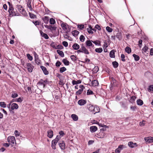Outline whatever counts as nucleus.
Here are the masks:
<instances>
[{
	"mask_svg": "<svg viewBox=\"0 0 153 153\" xmlns=\"http://www.w3.org/2000/svg\"><path fill=\"white\" fill-rule=\"evenodd\" d=\"M71 117L73 120L75 121H76L78 120V116L75 114H72L71 115Z\"/></svg>",
	"mask_w": 153,
	"mask_h": 153,
	"instance_id": "24",
	"label": "nucleus"
},
{
	"mask_svg": "<svg viewBox=\"0 0 153 153\" xmlns=\"http://www.w3.org/2000/svg\"><path fill=\"white\" fill-rule=\"evenodd\" d=\"M16 8L23 15H25L26 12L23 7L20 5H17Z\"/></svg>",
	"mask_w": 153,
	"mask_h": 153,
	"instance_id": "2",
	"label": "nucleus"
},
{
	"mask_svg": "<svg viewBox=\"0 0 153 153\" xmlns=\"http://www.w3.org/2000/svg\"><path fill=\"white\" fill-rule=\"evenodd\" d=\"M150 54L152 56L153 55V48H151V49Z\"/></svg>",
	"mask_w": 153,
	"mask_h": 153,
	"instance_id": "64",
	"label": "nucleus"
},
{
	"mask_svg": "<svg viewBox=\"0 0 153 153\" xmlns=\"http://www.w3.org/2000/svg\"><path fill=\"white\" fill-rule=\"evenodd\" d=\"M62 62L65 65H69V62L65 59H63L62 60Z\"/></svg>",
	"mask_w": 153,
	"mask_h": 153,
	"instance_id": "32",
	"label": "nucleus"
},
{
	"mask_svg": "<svg viewBox=\"0 0 153 153\" xmlns=\"http://www.w3.org/2000/svg\"><path fill=\"white\" fill-rule=\"evenodd\" d=\"M79 33V32L77 30H74L72 32V34L74 36H77Z\"/></svg>",
	"mask_w": 153,
	"mask_h": 153,
	"instance_id": "30",
	"label": "nucleus"
},
{
	"mask_svg": "<svg viewBox=\"0 0 153 153\" xmlns=\"http://www.w3.org/2000/svg\"><path fill=\"white\" fill-rule=\"evenodd\" d=\"M19 108V106L18 105L15 103H13L11 105V109L12 110H16Z\"/></svg>",
	"mask_w": 153,
	"mask_h": 153,
	"instance_id": "10",
	"label": "nucleus"
},
{
	"mask_svg": "<svg viewBox=\"0 0 153 153\" xmlns=\"http://www.w3.org/2000/svg\"><path fill=\"white\" fill-rule=\"evenodd\" d=\"M70 58L71 60L74 61L76 60V57L74 55H71V56Z\"/></svg>",
	"mask_w": 153,
	"mask_h": 153,
	"instance_id": "47",
	"label": "nucleus"
},
{
	"mask_svg": "<svg viewBox=\"0 0 153 153\" xmlns=\"http://www.w3.org/2000/svg\"><path fill=\"white\" fill-rule=\"evenodd\" d=\"M72 48L75 50H77L79 48V46L78 44L76 43H75L72 46Z\"/></svg>",
	"mask_w": 153,
	"mask_h": 153,
	"instance_id": "23",
	"label": "nucleus"
},
{
	"mask_svg": "<svg viewBox=\"0 0 153 153\" xmlns=\"http://www.w3.org/2000/svg\"><path fill=\"white\" fill-rule=\"evenodd\" d=\"M66 70V68L65 67H62L60 68V72L61 73H63V72L65 71Z\"/></svg>",
	"mask_w": 153,
	"mask_h": 153,
	"instance_id": "44",
	"label": "nucleus"
},
{
	"mask_svg": "<svg viewBox=\"0 0 153 153\" xmlns=\"http://www.w3.org/2000/svg\"><path fill=\"white\" fill-rule=\"evenodd\" d=\"M117 37L119 39V40H121L122 39V36L121 34L120 33H118L117 36Z\"/></svg>",
	"mask_w": 153,
	"mask_h": 153,
	"instance_id": "52",
	"label": "nucleus"
},
{
	"mask_svg": "<svg viewBox=\"0 0 153 153\" xmlns=\"http://www.w3.org/2000/svg\"><path fill=\"white\" fill-rule=\"evenodd\" d=\"M90 131L91 132H94L97 130V127L96 126H91L90 128Z\"/></svg>",
	"mask_w": 153,
	"mask_h": 153,
	"instance_id": "19",
	"label": "nucleus"
},
{
	"mask_svg": "<svg viewBox=\"0 0 153 153\" xmlns=\"http://www.w3.org/2000/svg\"><path fill=\"white\" fill-rule=\"evenodd\" d=\"M137 103L138 105L140 106L142 105L143 104V101L140 99L137 100Z\"/></svg>",
	"mask_w": 153,
	"mask_h": 153,
	"instance_id": "27",
	"label": "nucleus"
},
{
	"mask_svg": "<svg viewBox=\"0 0 153 153\" xmlns=\"http://www.w3.org/2000/svg\"><path fill=\"white\" fill-rule=\"evenodd\" d=\"M99 41H93L92 42L95 44L96 45H100V43H99Z\"/></svg>",
	"mask_w": 153,
	"mask_h": 153,
	"instance_id": "50",
	"label": "nucleus"
},
{
	"mask_svg": "<svg viewBox=\"0 0 153 153\" xmlns=\"http://www.w3.org/2000/svg\"><path fill=\"white\" fill-rule=\"evenodd\" d=\"M59 146L62 150H64L65 149V144L63 141H60L59 143Z\"/></svg>",
	"mask_w": 153,
	"mask_h": 153,
	"instance_id": "8",
	"label": "nucleus"
},
{
	"mask_svg": "<svg viewBox=\"0 0 153 153\" xmlns=\"http://www.w3.org/2000/svg\"><path fill=\"white\" fill-rule=\"evenodd\" d=\"M112 64L114 68H117L118 66V63L116 62H112Z\"/></svg>",
	"mask_w": 153,
	"mask_h": 153,
	"instance_id": "42",
	"label": "nucleus"
},
{
	"mask_svg": "<svg viewBox=\"0 0 153 153\" xmlns=\"http://www.w3.org/2000/svg\"><path fill=\"white\" fill-rule=\"evenodd\" d=\"M128 146L131 148L136 147L137 145L136 143H133L132 142H129L128 143Z\"/></svg>",
	"mask_w": 153,
	"mask_h": 153,
	"instance_id": "15",
	"label": "nucleus"
},
{
	"mask_svg": "<svg viewBox=\"0 0 153 153\" xmlns=\"http://www.w3.org/2000/svg\"><path fill=\"white\" fill-rule=\"evenodd\" d=\"M87 95H91L93 94V92L91 90H88L87 92Z\"/></svg>",
	"mask_w": 153,
	"mask_h": 153,
	"instance_id": "54",
	"label": "nucleus"
},
{
	"mask_svg": "<svg viewBox=\"0 0 153 153\" xmlns=\"http://www.w3.org/2000/svg\"><path fill=\"white\" fill-rule=\"evenodd\" d=\"M125 51L128 53H129L131 52V48L128 47H127L125 49Z\"/></svg>",
	"mask_w": 153,
	"mask_h": 153,
	"instance_id": "31",
	"label": "nucleus"
},
{
	"mask_svg": "<svg viewBox=\"0 0 153 153\" xmlns=\"http://www.w3.org/2000/svg\"><path fill=\"white\" fill-rule=\"evenodd\" d=\"M125 146L123 145H121L119 146L118 148L120 150L123 149V148H125Z\"/></svg>",
	"mask_w": 153,
	"mask_h": 153,
	"instance_id": "51",
	"label": "nucleus"
},
{
	"mask_svg": "<svg viewBox=\"0 0 153 153\" xmlns=\"http://www.w3.org/2000/svg\"><path fill=\"white\" fill-rule=\"evenodd\" d=\"M26 66V68L29 72H31L32 71L33 66L30 63H27Z\"/></svg>",
	"mask_w": 153,
	"mask_h": 153,
	"instance_id": "5",
	"label": "nucleus"
},
{
	"mask_svg": "<svg viewBox=\"0 0 153 153\" xmlns=\"http://www.w3.org/2000/svg\"><path fill=\"white\" fill-rule=\"evenodd\" d=\"M77 26V27L80 30H82L85 27L83 25H78Z\"/></svg>",
	"mask_w": 153,
	"mask_h": 153,
	"instance_id": "39",
	"label": "nucleus"
},
{
	"mask_svg": "<svg viewBox=\"0 0 153 153\" xmlns=\"http://www.w3.org/2000/svg\"><path fill=\"white\" fill-rule=\"evenodd\" d=\"M50 23L51 25H54L55 23L56 22L53 19L51 18L50 19Z\"/></svg>",
	"mask_w": 153,
	"mask_h": 153,
	"instance_id": "37",
	"label": "nucleus"
},
{
	"mask_svg": "<svg viewBox=\"0 0 153 153\" xmlns=\"http://www.w3.org/2000/svg\"><path fill=\"white\" fill-rule=\"evenodd\" d=\"M85 61L83 62L84 63H88L90 62V60L89 59L87 58H86L85 59Z\"/></svg>",
	"mask_w": 153,
	"mask_h": 153,
	"instance_id": "62",
	"label": "nucleus"
},
{
	"mask_svg": "<svg viewBox=\"0 0 153 153\" xmlns=\"http://www.w3.org/2000/svg\"><path fill=\"white\" fill-rule=\"evenodd\" d=\"M106 29L107 31L109 33L113 31V29L108 26L106 27Z\"/></svg>",
	"mask_w": 153,
	"mask_h": 153,
	"instance_id": "40",
	"label": "nucleus"
},
{
	"mask_svg": "<svg viewBox=\"0 0 153 153\" xmlns=\"http://www.w3.org/2000/svg\"><path fill=\"white\" fill-rule=\"evenodd\" d=\"M57 52L58 54L61 56L62 57H63L64 56V54L63 52L59 50H57Z\"/></svg>",
	"mask_w": 153,
	"mask_h": 153,
	"instance_id": "28",
	"label": "nucleus"
},
{
	"mask_svg": "<svg viewBox=\"0 0 153 153\" xmlns=\"http://www.w3.org/2000/svg\"><path fill=\"white\" fill-rule=\"evenodd\" d=\"M0 105L1 107L4 108L6 107V105L4 102H0Z\"/></svg>",
	"mask_w": 153,
	"mask_h": 153,
	"instance_id": "46",
	"label": "nucleus"
},
{
	"mask_svg": "<svg viewBox=\"0 0 153 153\" xmlns=\"http://www.w3.org/2000/svg\"><path fill=\"white\" fill-rule=\"evenodd\" d=\"M27 57H28V58L30 60V61H31L33 59V57H32L29 54H27Z\"/></svg>",
	"mask_w": 153,
	"mask_h": 153,
	"instance_id": "49",
	"label": "nucleus"
},
{
	"mask_svg": "<svg viewBox=\"0 0 153 153\" xmlns=\"http://www.w3.org/2000/svg\"><path fill=\"white\" fill-rule=\"evenodd\" d=\"M18 96V94L16 92H13L11 94V97L13 98H15Z\"/></svg>",
	"mask_w": 153,
	"mask_h": 153,
	"instance_id": "36",
	"label": "nucleus"
},
{
	"mask_svg": "<svg viewBox=\"0 0 153 153\" xmlns=\"http://www.w3.org/2000/svg\"><path fill=\"white\" fill-rule=\"evenodd\" d=\"M8 142L9 143L14 144L16 143L15 138L14 136H9L7 138Z\"/></svg>",
	"mask_w": 153,
	"mask_h": 153,
	"instance_id": "4",
	"label": "nucleus"
},
{
	"mask_svg": "<svg viewBox=\"0 0 153 153\" xmlns=\"http://www.w3.org/2000/svg\"><path fill=\"white\" fill-rule=\"evenodd\" d=\"M8 12L9 13L10 15L12 16L19 15L18 13L14 11V8L13 7H11L10 8H9Z\"/></svg>",
	"mask_w": 153,
	"mask_h": 153,
	"instance_id": "3",
	"label": "nucleus"
},
{
	"mask_svg": "<svg viewBox=\"0 0 153 153\" xmlns=\"http://www.w3.org/2000/svg\"><path fill=\"white\" fill-rule=\"evenodd\" d=\"M81 48V50H82V53H84L87 54H89L88 51L84 46H82Z\"/></svg>",
	"mask_w": 153,
	"mask_h": 153,
	"instance_id": "18",
	"label": "nucleus"
},
{
	"mask_svg": "<svg viewBox=\"0 0 153 153\" xmlns=\"http://www.w3.org/2000/svg\"><path fill=\"white\" fill-rule=\"evenodd\" d=\"M14 134L16 137L19 136V133L18 132L17 130L15 131Z\"/></svg>",
	"mask_w": 153,
	"mask_h": 153,
	"instance_id": "58",
	"label": "nucleus"
},
{
	"mask_svg": "<svg viewBox=\"0 0 153 153\" xmlns=\"http://www.w3.org/2000/svg\"><path fill=\"white\" fill-rule=\"evenodd\" d=\"M99 70V68L98 66H95L94 68L93 69V72L95 73L97 72Z\"/></svg>",
	"mask_w": 153,
	"mask_h": 153,
	"instance_id": "41",
	"label": "nucleus"
},
{
	"mask_svg": "<svg viewBox=\"0 0 153 153\" xmlns=\"http://www.w3.org/2000/svg\"><path fill=\"white\" fill-rule=\"evenodd\" d=\"M94 110V111L93 113L94 114H95L99 112L100 111V108L97 105H95Z\"/></svg>",
	"mask_w": 153,
	"mask_h": 153,
	"instance_id": "21",
	"label": "nucleus"
},
{
	"mask_svg": "<svg viewBox=\"0 0 153 153\" xmlns=\"http://www.w3.org/2000/svg\"><path fill=\"white\" fill-rule=\"evenodd\" d=\"M62 44L65 47H66L68 46V43L66 41L63 42Z\"/></svg>",
	"mask_w": 153,
	"mask_h": 153,
	"instance_id": "56",
	"label": "nucleus"
},
{
	"mask_svg": "<svg viewBox=\"0 0 153 153\" xmlns=\"http://www.w3.org/2000/svg\"><path fill=\"white\" fill-rule=\"evenodd\" d=\"M79 39L81 42H83L85 41V37L84 36L81 35Z\"/></svg>",
	"mask_w": 153,
	"mask_h": 153,
	"instance_id": "45",
	"label": "nucleus"
},
{
	"mask_svg": "<svg viewBox=\"0 0 153 153\" xmlns=\"http://www.w3.org/2000/svg\"><path fill=\"white\" fill-rule=\"evenodd\" d=\"M48 136L50 138H51L53 136V132L52 130H49L47 131Z\"/></svg>",
	"mask_w": 153,
	"mask_h": 153,
	"instance_id": "17",
	"label": "nucleus"
},
{
	"mask_svg": "<svg viewBox=\"0 0 153 153\" xmlns=\"http://www.w3.org/2000/svg\"><path fill=\"white\" fill-rule=\"evenodd\" d=\"M35 63L37 65H39L40 64V62L39 59L37 58H35Z\"/></svg>",
	"mask_w": 153,
	"mask_h": 153,
	"instance_id": "48",
	"label": "nucleus"
},
{
	"mask_svg": "<svg viewBox=\"0 0 153 153\" xmlns=\"http://www.w3.org/2000/svg\"><path fill=\"white\" fill-rule=\"evenodd\" d=\"M57 140H53L52 141L51 143V147L52 149H56V146L57 143Z\"/></svg>",
	"mask_w": 153,
	"mask_h": 153,
	"instance_id": "9",
	"label": "nucleus"
},
{
	"mask_svg": "<svg viewBox=\"0 0 153 153\" xmlns=\"http://www.w3.org/2000/svg\"><path fill=\"white\" fill-rule=\"evenodd\" d=\"M47 82L46 81L41 80L38 83V85L42 86L44 88L45 87V84L47 83Z\"/></svg>",
	"mask_w": 153,
	"mask_h": 153,
	"instance_id": "13",
	"label": "nucleus"
},
{
	"mask_svg": "<svg viewBox=\"0 0 153 153\" xmlns=\"http://www.w3.org/2000/svg\"><path fill=\"white\" fill-rule=\"evenodd\" d=\"M95 28L98 30H100L101 29L100 26L98 25H96L95 27Z\"/></svg>",
	"mask_w": 153,
	"mask_h": 153,
	"instance_id": "57",
	"label": "nucleus"
},
{
	"mask_svg": "<svg viewBox=\"0 0 153 153\" xmlns=\"http://www.w3.org/2000/svg\"><path fill=\"white\" fill-rule=\"evenodd\" d=\"M144 140L148 143H152L153 142V137H146Z\"/></svg>",
	"mask_w": 153,
	"mask_h": 153,
	"instance_id": "7",
	"label": "nucleus"
},
{
	"mask_svg": "<svg viewBox=\"0 0 153 153\" xmlns=\"http://www.w3.org/2000/svg\"><path fill=\"white\" fill-rule=\"evenodd\" d=\"M42 20L45 24H48L49 21V18L48 17L45 16L42 18Z\"/></svg>",
	"mask_w": 153,
	"mask_h": 153,
	"instance_id": "22",
	"label": "nucleus"
},
{
	"mask_svg": "<svg viewBox=\"0 0 153 153\" xmlns=\"http://www.w3.org/2000/svg\"><path fill=\"white\" fill-rule=\"evenodd\" d=\"M27 6L28 8L29 9V10L30 11H32L33 9L31 7V1L30 0H28L27 1Z\"/></svg>",
	"mask_w": 153,
	"mask_h": 153,
	"instance_id": "25",
	"label": "nucleus"
},
{
	"mask_svg": "<svg viewBox=\"0 0 153 153\" xmlns=\"http://www.w3.org/2000/svg\"><path fill=\"white\" fill-rule=\"evenodd\" d=\"M92 41L87 40L85 42L86 45L88 47L91 46L92 47H93L94 46L92 44Z\"/></svg>",
	"mask_w": 153,
	"mask_h": 153,
	"instance_id": "16",
	"label": "nucleus"
},
{
	"mask_svg": "<svg viewBox=\"0 0 153 153\" xmlns=\"http://www.w3.org/2000/svg\"><path fill=\"white\" fill-rule=\"evenodd\" d=\"M145 121L143 120L142 122H141L140 123V126H143L145 125Z\"/></svg>",
	"mask_w": 153,
	"mask_h": 153,
	"instance_id": "55",
	"label": "nucleus"
},
{
	"mask_svg": "<svg viewBox=\"0 0 153 153\" xmlns=\"http://www.w3.org/2000/svg\"><path fill=\"white\" fill-rule=\"evenodd\" d=\"M133 56L135 61H138L139 60L140 57L134 54L133 55Z\"/></svg>",
	"mask_w": 153,
	"mask_h": 153,
	"instance_id": "34",
	"label": "nucleus"
},
{
	"mask_svg": "<svg viewBox=\"0 0 153 153\" xmlns=\"http://www.w3.org/2000/svg\"><path fill=\"white\" fill-rule=\"evenodd\" d=\"M41 34L42 36L44 37L45 39H48L49 38L48 36L46 33L42 32L41 33Z\"/></svg>",
	"mask_w": 153,
	"mask_h": 153,
	"instance_id": "26",
	"label": "nucleus"
},
{
	"mask_svg": "<svg viewBox=\"0 0 153 153\" xmlns=\"http://www.w3.org/2000/svg\"><path fill=\"white\" fill-rule=\"evenodd\" d=\"M61 26L62 29L65 31L66 33L70 31V30L69 28L68 25L66 23L63 22L61 24Z\"/></svg>",
	"mask_w": 153,
	"mask_h": 153,
	"instance_id": "1",
	"label": "nucleus"
},
{
	"mask_svg": "<svg viewBox=\"0 0 153 153\" xmlns=\"http://www.w3.org/2000/svg\"><path fill=\"white\" fill-rule=\"evenodd\" d=\"M79 88H80V89L78 90L76 92V94L77 95H79L81 94L82 93V92L84 90V89L85 88V87L84 86L82 85H81L79 86Z\"/></svg>",
	"mask_w": 153,
	"mask_h": 153,
	"instance_id": "6",
	"label": "nucleus"
},
{
	"mask_svg": "<svg viewBox=\"0 0 153 153\" xmlns=\"http://www.w3.org/2000/svg\"><path fill=\"white\" fill-rule=\"evenodd\" d=\"M95 51L96 52L100 53L102 51V49L101 48H97L95 49Z\"/></svg>",
	"mask_w": 153,
	"mask_h": 153,
	"instance_id": "35",
	"label": "nucleus"
},
{
	"mask_svg": "<svg viewBox=\"0 0 153 153\" xmlns=\"http://www.w3.org/2000/svg\"><path fill=\"white\" fill-rule=\"evenodd\" d=\"M92 83L93 84V85L95 86H97L99 84L98 81H97V80H93L92 82Z\"/></svg>",
	"mask_w": 153,
	"mask_h": 153,
	"instance_id": "33",
	"label": "nucleus"
},
{
	"mask_svg": "<svg viewBox=\"0 0 153 153\" xmlns=\"http://www.w3.org/2000/svg\"><path fill=\"white\" fill-rule=\"evenodd\" d=\"M63 48V47L61 45H58V46H56V49H62Z\"/></svg>",
	"mask_w": 153,
	"mask_h": 153,
	"instance_id": "59",
	"label": "nucleus"
},
{
	"mask_svg": "<svg viewBox=\"0 0 153 153\" xmlns=\"http://www.w3.org/2000/svg\"><path fill=\"white\" fill-rule=\"evenodd\" d=\"M51 45L52 46V47L56 49V46L55 45L53 42L51 43Z\"/></svg>",
	"mask_w": 153,
	"mask_h": 153,
	"instance_id": "61",
	"label": "nucleus"
},
{
	"mask_svg": "<svg viewBox=\"0 0 153 153\" xmlns=\"http://www.w3.org/2000/svg\"><path fill=\"white\" fill-rule=\"evenodd\" d=\"M86 101L83 99H81L78 101V103L80 105H83L86 103Z\"/></svg>",
	"mask_w": 153,
	"mask_h": 153,
	"instance_id": "12",
	"label": "nucleus"
},
{
	"mask_svg": "<svg viewBox=\"0 0 153 153\" xmlns=\"http://www.w3.org/2000/svg\"><path fill=\"white\" fill-rule=\"evenodd\" d=\"M120 151L121 150L118 148L116 149L115 153H120Z\"/></svg>",
	"mask_w": 153,
	"mask_h": 153,
	"instance_id": "63",
	"label": "nucleus"
},
{
	"mask_svg": "<svg viewBox=\"0 0 153 153\" xmlns=\"http://www.w3.org/2000/svg\"><path fill=\"white\" fill-rule=\"evenodd\" d=\"M23 100V98L21 97H19L18 98L14 99L13 100V102H21Z\"/></svg>",
	"mask_w": 153,
	"mask_h": 153,
	"instance_id": "20",
	"label": "nucleus"
},
{
	"mask_svg": "<svg viewBox=\"0 0 153 153\" xmlns=\"http://www.w3.org/2000/svg\"><path fill=\"white\" fill-rule=\"evenodd\" d=\"M114 50H112L110 53L109 55L110 56L111 58H114L115 57L114 55Z\"/></svg>",
	"mask_w": 153,
	"mask_h": 153,
	"instance_id": "29",
	"label": "nucleus"
},
{
	"mask_svg": "<svg viewBox=\"0 0 153 153\" xmlns=\"http://www.w3.org/2000/svg\"><path fill=\"white\" fill-rule=\"evenodd\" d=\"M121 60H122L123 62H125V56L123 54H122L121 55Z\"/></svg>",
	"mask_w": 153,
	"mask_h": 153,
	"instance_id": "53",
	"label": "nucleus"
},
{
	"mask_svg": "<svg viewBox=\"0 0 153 153\" xmlns=\"http://www.w3.org/2000/svg\"><path fill=\"white\" fill-rule=\"evenodd\" d=\"M61 64V63L59 61H57L56 63V66L57 67H59Z\"/></svg>",
	"mask_w": 153,
	"mask_h": 153,
	"instance_id": "60",
	"label": "nucleus"
},
{
	"mask_svg": "<svg viewBox=\"0 0 153 153\" xmlns=\"http://www.w3.org/2000/svg\"><path fill=\"white\" fill-rule=\"evenodd\" d=\"M56 27L54 26H53L52 25H50L49 29L50 30L52 31L55 30L56 29Z\"/></svg>",
	"mask_w": 153,
	"mask_h": 153,
	"instance_id": "38",
	"label": "nucleus"
},
{
	"mask_svg": "<svg viewBox=\"0 0 153 153\" xmlns=\"http://www.w3.org/2000/svg\"><path fill=\"white\" fill-rule=\"evenodd\" d=\"M148 49V48L147 46H145L143 49H142V53H146Z\"/></svg>",
	"mask_w": 153,
	"mask_h": 153,
	"instance_id": "43",
	"label": "nucleus"
},
{
	"mask_svg": "<svg viewBox=\"0 0 153 153\" xmlns=\"http://www.w3.org/2000/svg\"><path fill=\"white\" fill-rule=\"evenodd\" d=\"M44 74L45 75H47L49 74L48 71L47 70L46 68L45 67L42 66H40Z\"/></svg>",
	"mask_w": 153,
	"mask_h": 153,
	"instance_id": "14",
	"label": "nucleus"
},
{
	"mask_svg": "<svg viewBox=\"0 0 153 153\" xmlns=\"http://www.w3.org/2000/svg\"><path fill=\"white\" fill-rule=\"evenodd\" d=\"M94 107L95 105L94 106L91 104H89L87 106V108L88 110L92 112L93 113L94 111Z\"/></svg>",
	"mask_w": 153,
	"mask_h": 153,
	"instance_id": "11",
	"label": "nucleus"
}]
</instances>
